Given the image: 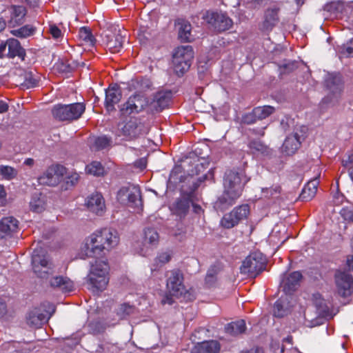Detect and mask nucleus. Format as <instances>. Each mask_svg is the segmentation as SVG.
<instances>
[{
  "label": "nucleus",
  "mask_w": 353,
  "mask_h": 353,
  "mask_svg": "<svg viewBox=\"0 0 353 353\" xmlns=\"http://www.w3.org/2000/svg\"><path fill=\"white\" fill-rule=\"evenodd\" d=\"M119 236L117 230L103 228L91 234L85 243L86 256L97 258L103 250H110L118 245Z\"/></svg>",
  "instance_id": "f257e3e1"
},
{
  "label": "nucleus",
  "mask_w": 353,
  "mask_h": 353,
  "mask_svg": "<svg viewBox=\"0 0 353 353\" xmlns=\"http://www.w3.org/2000/svg\"><path fill=\"white\" fill-rule=\"evenodd\" d=\"M248 181L243 170H230L225 174L222 191V208L235 203L241 194L243 186Z\"/></svg>",
  "instance_id": "f03ea898"
},
{
  "label": "nucleus",
  "mask_w": 353,
  "mask_h": 353,
  "mask_svg": "<svg viewBox=\"0 0 353 353\" xmlns=\"http://www.w3.org/2000/svg\"><path fill=\"white\" fill-rule=\"evenodd\" d=\"M110 267L107 261L96 259L92 264L88 277V284L93 292H102L109 282Z\"/></svg>",
  "instance_id": "7ed1b4c3"
},
{
  "label": "nucleus",
  "mask_w": 353,
  "mask_h": 353,
  "mask_svg": "<svg viewBox=\"0 0 353 353\" xmlns=\"http://www.w3.org/2000/svg\"><path fill=\"white\" fill-rule=\"evenodd\" d=\"M266 259L260 252H254L248 255L240 267L241 274L256 276L265 270Z\"/></svg>",
  "instance_id": "20e7f679"
},
{
  "label": "nucleus",
  "mask_w": 353,
  "mask_h": 353,
  "mask_svg": "<svg viewBox=\"0 0 353 353\" xmlns=\"http://www.w3.org/2000/svg\"><path fill=\"white\" fill-rule=\"evenodd\" d=\"M40 252H43V251H39L37 249L33 251L32 257V269L38 277L48 279L50 275L54 273V266L46 255Z\"/></svg>",
  "instance_id": "39448f33"
},
{
  "label": "nucleus",
  "mask_w": 353,
  "mask_h": 353,
  "mask_svg": "<svg viewBox=\"0 0 353 353\" xmlns=\"http://www.w3.org/2000/svg\"><path fill=\"white\" fill-rule=\"evenodd\" d=\"M206 179L207 174H203L196 181H192L189 192H183L181 197L177 199L174 204V208L177 214L185 215L188 213L190 203H192L194 192Z\"/></svg>",
  "instance_id": "423d86ee"
},
{
  "label": "nucleus",
  "mask_w": 353,
  "mask_h": 353,
  "mask_svg": "<svg viewBox=\"0 0 353 353\" xmlns=\"http://www.w3.org/2000/svg\"><path fill=\"white\" fill-rule=\"evenodd\" d=\"M353 11V3H345L336 1H332L325 5L323 9V17L325 19H344L345 12Z\"/></svg>",
  "instance_id": "0eeeda50"
},
{
  "label": "nucleus",
  "mask_w": 353,
  "mask_h": 353,
  "mask_svg": "<svg viewBox=\"0 0 353 353\" xmlns=\"http://www.w3.org/2000/svg\"><path fill=\"white\" fill-rule=\"evenodd\" d=\"M148 99L142 94L135 93L122 104L120 112L122 115H130L141 112L148 105Z\"/></svg>",
  "instance_id": "6e6552de"
},
{
  "label": "nucleus",
  "mask_w": 353,
  "mask_h": 353,
  "mask_svg": "<svg viewBox=\"0 0 353 353\" xmlns=\"http://www.w3.org/2000/svg\"><path fill=\"white\" fill-rule=\"evenodd\" d=\"M166 285L172 296L176 297L182 296L185 291L182 272L179 269L171 270L167 279Z\"/></svg>",
  "instance_id": "1a4fd4ad"
},
{
  "label": "nucleus",
  "mask_w": 353,
  "mask_h": 353,
  "mask_svg": "<svg viewBox=\"0 0 353 353\" xmlns=\"http://www.w3.org/2000/svg\"><path fill=\"white\" fill-rule=\"evenodd\" d=\"M250 213V208L247 204L235 208L228 214H225L222 218V227L226 228H233L238 223L246 219Z\"/></svg>",
  "instance_id": "9d476101"
},
{
  "label": "nucleus",
  "mask_w": 353,
  "mask_h": 353,
  "mask_svg": "<svg viewBox=\"0 0 353 353\" xmlns=\"http://www.w3.org/2000/svg\"><path fill=\"white\" fill-rule=\"evenodd\" d=\"M338 294L343 297H348L353 292V279L352 276L342 271H337L335 274Z\"/></svg>",
  "instance_id": "9b49d317"
},
{
  "label": "nucleus",
  "mask_w": 353,
  "mask_h": 353,
  "mask_svg": "<svg viewBox=\"0 0 353 353\" xmlns=\"http://www.w3.org/2000/svg\"><path fill=\"white\" fill-rule=\"evenodd\" d=\"M144 128V124L137 118H130L124 123L123 126L121 128V131L122 135L125 137L127 140L131 141L145 134Z\"/></svg>",
  "instance_id": "f8f14e48"
},
{
  "label": "nucleus",
  "mask_w": 353,
  "mask_h": 353,
  "mask_svg": "<svg viewBox=\"0 0 353 353\" xmlns=\"http://www.w3.org/2000/svg\"><path fill=\"white\" fill-rule=\"evenodd\" d=\"M125 37L122 35L120 30L117 32L109 31L103 36V41L107 48L112 53L119 52L123 46Z\"/></svg>",
  "instance_id": "ddd939ff"
},
{
  "label": "nucleus",
  "mask_w": 353,
  "mask_h": 353,
  "mask_svg": "<svg viewBox=\"0 0 353 353\" xmlns=\"http://www.w3.org/2000/svg\"><path fill=\"white\" fill-rule=\"evenodd\" d=\"M122 98V92L119 85H110L105 90L104 106L108 113L116 110L115 105L119 103Z\"/></svg>",
  "instance_id": "4468645a"
},
{
  "label": "nucleus",
  "mask_w": 353,
  "mask_h": 353,
  "mask_svg": "<svg viewBox=\"0 0 353 353\" xmlns=\"http://www.w3.org/2000/svg\"><path fill=\"white\" fill-rule=\"evenodd\" d=\"M301 278L302 275L300 272L284 274L281 281V287L283 288L285 295L292 296L291 294L299 287Z\"/></svg>",
  "instance_id": "2eb2a0df"
},
{
  "label": "nucleus",
  "mask_w": 353,
  "mask_h": 353,
  "mask_svg": "<svg viewBox=\"0 0 353 353\" xmlns=\"http://www.w3.org/2000/svg\"><path fill=\"white\" fill-rule=\"evenodd\" d=\"M19 229V221L13 216L3 217L0 220V239L11 238Z\"/></svg>",
  "instance_id": "dca6fc26"
},
{
  "label": "nucleus",
  "mask_w": 353,
  "mask_h": 353,
  "mask_svg": "<svg viewBox=\"0 0 353 353\" xmlns=\"http://www.w3.org/2000/svg\"><path fill=\"white\" fill-rule=\"evenodd\" d=\"M295 303V300L292 296H281L277 300L273 308V314L276 317H283L287 315Z\"/></svg>",
  "instance_id": "f3484780"
},
{
  "label": "nucleus",
  "mask_w": 353,
  "mask_h": 353,
  "mask_svg": "<svg viewBox=\"0 0 353 353\" xmlns=\"http://www.w3.org/2000/svg\"><path fill=\"white\" fill-rule=\"evenodd\" d=\"M8 9L10 12V19L8 21L10 26H19L25 22V17L27 14V9L25 6L11 5Z\"/></svg>",
  "instance_id": "a211bd4d"
},
{
  "label": "nucleus",
  "mask_w": 353,
  "mask_h": 353,
  "mask_svg": "<svg viewBox=\"0 0 353 353\" xmlns=\"http://www.w3.org/2000/svg\"><path fill=\"white\" fill-rule=\"evenodd\" d=\"M86 206L90 212L97 215L101 216L105 210V200L99 192L93 193L88 197Z\"/></svg>",
  "instance_id": "6ab92c4d"
},
{
  "label": "nucleus",
  "mask_w": 353,
  "mask_h": 353,
  "mask_svg": "<svg viewBox=\"0 0 353 353\" xmlns=\"http://www.w3.org/2000/svg\"><path fill=\"white\" fill-rule=\"evenodd\" d=\"M220 345L217 341H205L198 343L190 353H219Z\"/></svg>",
  "instance_id": "aec40b11"
},
{
  "label": "nucleus",
  "mask_w": 353,
  "mask_h": 353,
  "mask_svg": "<svg viewBox=\"0 0 353 353\" xmlns=\"http://www.w3.org/2000/svg\"><path fill=\"white\" fill-rule=\"evenodd\" d=\"M85 63L83 62L79 63L78 61L71 58H62L59 59L56 63L57 69L61 73H71L74 71L78 67H83Z\"/></svg>",
  "instance_id": "412c9836"
},
{
  "label": "nucleus",
  "mask_w": 353,
  "mask_h": 353,
  "mask_svg": "<svg viewBox=\"0 0 353 353\" xmlns=\"http://www.w3.org/2000/svg\"><path fill=\"white\" fill-rule=\"evenodd\" d=\"M170 98V92H158L151 103L152 109L157 112H161L169 105Z\"/></svg>",
  "instance_id": "4be33fe9"
},
{
  "label": "nucleus",
  "mask_w": 353,
  "mask_h": 353,
  "mask_svg": "<svg viewBox=\"0 0 353 353\" xmlns=\"http://www.w3.org/2000/svg\"><path fill=\"white\" fill-rule=\"evenodd\" d=\"M325 83L327 89L334 94H339L342 90V79L339 74H327L325 78Z\"/></svg>",
  "instance_id": "5701e85b"
},
{
  "label": "nucleus",
  "mask_w": 353,
  "mask_h": 353,
  "mask_svg": "<svg viewBox=\"0 0 353 353\" xmlns=\"http://www.w3.org/2000/svg\"><path fill=\"white\" fill-rule=\"evenodd\" d=\"M50 285L53 288H59L65 292H72L74 290V283L67 276H57L50 280Z\"/></svg>",
  "instance_id": "b1692460"
},
{
  "label": "nucleus",
  "mask_w": 353,
  "mask_h": 353,
  "mask_svg": "<svg viewBox=\"0 0 353 353\" xmlns=\"http://www.w3.org/2000/svg\"><path fill=\"white\" fill-rule=\"evenodd\" d=\"M194 54V50L191 46H181L174 50L172 59L192 63Z\"/></svg>",
  "instance_id": "393cba45"
},
{
  "label": "nucleus",
  "mask_w": 353,
  "mask_h": 353,
  "mask_svg": "<svg viewBox=\"0 0 353 353\" xmlns=\"http://www.w3.org/2000/svg\"><path fill=\"white\" fill-rule=\"evenodd\" d=\"M301 140L297 133L289 135L286 137L283 146V152L287 155L293 154L299 148L301 145Z\"/></svg>",
  "instance_id": "a878e982"
},
{
  "label": "nucleus",
  "mask_w": 353,
  "mask_h": 353,
  "mask_svg": "<svg viewBox=\"0 0 353 353\" xmlns=\"http://www.w3.org/2000/svg\"><path fill=\"white\" fill-rule=\"evenodd\" d=\"M189 168L187 170L188 174L191 176L199 175L203 173L208 167V161H202V159H188Z\"/></svg>",
  "instance_id": "bb28decb"
},
{
  "label": "nucleus",
  "mask_w": 353,
  "mask_h": 353,
  "mask_svg": "<svg viewBox=\"0 0 353 353\" xmlns=\"http://www.w3.org/2000/svg\"><path fill=\"white\" fill-rule=\"evenodd\" d=\"M26 319L28 325L39 327L46 321L47 317L40 308L34 307L28 312Z\"/></svg>",
  "instance_id": "cd10ccee"
},
{
  "label": "nucleus",
  "mask_w": 353,
  "mask_h": 353,
  "mask_svg": "<svg viewBox=\"0 0 353 353\" xmlns=\"http://www.w3.org/2000/svg\"><path fill=\"white\" fill-rule=\"evenodd\" d=\"M278 21V10L276 8L268 9L265 12L261 29L264 31H270L275 26Z\"/></svg>",
  "instance_id": "c85d7f7f"
},
{
  "label": "nucleus",
  "mask_w": 353,
  "mask_h": 353,
  "mask_svg": "<svg viewBox=\"0 0 353 353\" xmlns=\"http://www.w3.org/2000/svg\"><path fill=\"white\" fill-rule=\"evenodd\" d=\"M8 48V55L10 58L19 57L22 60L24 59L26 56V51L21 47L20 42L16 39H9L7 41Z\"/></svg>",
  "instance_id": "c756f323"
},
{
  "label": "nucleus",
  "mask_w": 353,
  "mask_h": 353,
  "mask_svg": "<svg viewBox=\"0 0 353 353\" xmlns=\"http://www.w3.org/2000/svg\"><path fill=\"white\" fill-rule=\"evenodd\" d=\"M319 181L316 178L310 180L303 188L300 198L303 201H310L315 195L319 185Z\"/></svg>",
  "instance_id": "7c9ffc66"
},
{
  "label": "nucleus",
  "mask_w": 353,
  "mask_h": 353,
  "mask_svg": "<svg viewBox=\"0 0 353 353\" xmlns=\"http://www.w3.org/2000/svg\"><path fill=\"white\" fill-rule=\"evenodd\" d=\"M68 121L79 119L85 110L83 103H73L67 104Z\"/></svg>",
  "instance_id": "2f4dec72"
},
{
  "label": "nucleus",
  "mask_w": 353,
  "mask_h": 353,
  "mask_svg": "<svg viewBox=\"0 0 353 353\" xmlns=\"http://www.w3.org/2000/svg\"><path fill=\"white\" fill-rule=\"evenodd\" d=\"M245 330V322L243 320L231 322L225 327V332L233 336H236L244 333Z\"/></svg>",
  "instance_id": "473e14b6"
},
{
  "label": "nucleus",
  "mask_w": 353,
  "mask_h": 353,
  "mask_svg": "<svg viewBox=\"0 0 353 353\" xmlns=\"http://www.w3.org/2000/svg\"><path fill=\"white\" fill-rule=\"evenodd\" d=\"M52 114L57 121H68V108L67 105L58 103L52 108Z\"/></svg>",
  "instance_id": "72a5a7b5"
},
{
  "label": "nucleus",
  "mask_w": 353,
  "mask_h": 353,
  "mask_svg": "<svg viewBox=\"0 0 353 353\" xmlns=\"http://www.w3.org/2000/svg\"><path fill=\"white\" fill-rule=\"evenodd\" d=\"M36 32V28L32 25H25L18 29L10 31L11 34L18 38H27L33 35Z\"/></svg>",
  "instance_id": "f704fd0d"
},
{
  "label": "nucleus",
  "mask_w": 353,
  "mask_h": 353,
  "mask_svg": "<svg viewBox=\"0 0 353 353\" xmlns=\"http://www.w3.org/2000/svg\"><path fill=\"white\" fill-rule=\"evenodd\" d=\"M173 68L178 77H182L190 68L192 63L172 59Z\"/></svg>",
  "instance_id": "c9c22d12"
},
{
  "label": "nucleus",
  "mask_w": 353,
  "mask_h": 353,
  "mask_svg": "<svg viewBox=\"0 0 353 353\" xmlns=\"http://www.w3.org/2000/svg\"><path fill=\"white\" fill-rule=\"evenodd\" d=\"M254 109L258 120L265 119L274 112V108L271 105L259 106Z\"/></svg>",
  "instance_id": "e433bc0d"
},
{
  "label": "nucleus",
  "mask_w": 353,
  "mask_h": 353,
  "mask_svg": "<svg viewBox=\"0 0 353 353\" xmlns=\"http://www.w3.org/2000/svg\"><path fill=\"white\" fill-rule=\"evenodd\" d=\"M191 25L190 23H183L181 25L179 30V38L183 42L191 41Z\"/></svg>",
  "instance_id": "4c0bfd02"
},
{
  "label": "nucleus",
  "mask_w": 353,
  "mask_h": 353,
  "mask_svg": "<svg viewBox=\"0 0 353 353\" xmlns=\"http://www.w3.org/2000/svg\"><path fill=\"white\" fill-rule=\"evenodd\" d=\"M79 35L81 39L84 42L93 46L95 43L96 39L92 34L90 28L87 27H81L79 31Z\"/></svg>",
  "instance_id": "58836bf2"
},
{
  "label": "nucleus",
  "mask_w": 353,
  "mask_h": 353,
  "mask_svg": "<svg viewBox=\"0 0 353 353\" xmlns=\"http://www.w3.org/2000/svg\"><path fill=\"white\" fill-rule=\"evenodd\" d=\"M127 203L131 205L138 206L139 203L141 202V190L139 188L132 186L129 193Z\"/></svg>",
  "instance_id": "ea45409f"
},
{
  "label": "nucleus",
  "mask_w": 353,
  "mask_h": 353,
  "mask_svg": "<svg viewBox=\"0 0 353 353\" xmlns=\"http://www.w3.org/2000/svg\"><path fill=\"white\" fill-rule=\"evenodd\" d=\"M202 19L212 28H216V25L219 23V14L217 12L208 10L203 14Z\"/></svg>",
  "instance_id": "a19ab883"
},
{
  "label": "nucleus",
  "mask_w": 353,
  "mask_h": 353,
  "mask_svg": "<svg viewBox=\"0 0 353 353\" xmlns=\"http://www.w3.org/2000/svg\"><path fill=\"white\" fill-rule=\"evenodd\" d=\"M39 80L34 77L32 72H26L24 80L21 83V86L25 89L33 88L38 86Z\"/></svg>",
  "instance_id": "79ce46f5"
},
{
  "label": "nucleus",
  "mask_w": 353,
  "mask_h": 353,
  "mask_svg": "<svg viewBox=\"0 0 353 353\" xmlns=\"http://www.w3.org/2000/svg\"><path fill=\"white\" fill-rule=\"evenodd\" d=\"M144 238L148 243L156 245L159 242V236L154 228H148L144 231Z\"/></svg>",
  "instance_id": "37998d69"
},
{
  "label": "nucleus",
  "mask_w": 353,
  "mask_h": 353,
  "mask_svg": "<svg viewBox=\"0 0 353 353\" xmlns=\"http://www.w3.org/2000/svg\"><path fill=\"white\" fill-rule=\"evenodd\" d=\"M219 272V268L216 265H212L207 272L205 282V284L210 287L216 281V276Z\"/></svg>",
  "instance_id": "c03bdc74"
},
{
  "label": "nucleus",
  "mask_w": 353,
  "mask_h": 353,
  "mask_svg": "<svg viewBox=\"0 0 353 353\" xmlns=\"http://www.w3.org/2000/svg\"><path fill=\"white\" fill-rule=\"evenodd\" d=\"M171 259V256L167 252H162L159 254L154 259V263L151 267V271H155L159 267L163 266L164 264L168 263Z\"/></svg>",
  "instance_id": "a18cd8bd"
},
{
  "label": "nucleus",
  "mask_w": 353,
  "mask_h": 353,
  "mask_svg": "<svg viewBox=\"0 0 353 353\" xmlns=\"http://www.w3.org/2000/svg\"><path fill=\"white\" fill-rule=\"evenodd\" d=\"M86 170L88 173L94 176H101L104 173V168L99 161H93L86 166Z\"/></svg>",
  "instance_id": "49530a36"
},
{
  "label": "nucleus",
  "mask_w": 353,
  "mask_h": 353,
  "mask_svg": "<svg viewBox=\"0 0 353 353\" xmlns=\"http://www.w3.org/2000/svg\"><path fill=\"white\" fill-rule=\"evenodd\" d=\"M135 307L128 303L121 304L117 311V314L120 319H123L134 312Z\"/></svg>",
  "instance_id": "de8ad7c7"
},
{
  "label": "nucleus",
  "mask_w": 353,
  "mask_h": 353,
  "mask_svg": "<svg viewBox=\"0 0 353 353\" xmlns=\"http://www.w3.org/2000/svg\"><path fill=\"white\" fill-rule=\"evenodd\" d=\"M48 170L38 178V181L41 185H54L57 183V179L54 177V174L52 173L51 174H47Z\"/></svg>",
  "instance_id": "09e8293b"
},
{
  "label": "nucleus",
  "mask_w": 353,
  "mask_h": 353,
  "mask_svg": "<svg viewBox=\"0 0 353 353\" xmlns=\"http://www.w3.org/2000/svg\"><path fill=\"white\" fill-rule=\"evenodd\" d=\"M249 148L254 154H265L268 148L260 141H252L249 144Z\"/></svg>",
  "instance_id": "8fccbe9b"
},
{
  "label": "nucleus",
  "mask_w": 353,
  "mask_h": 353,
  "mask_svg": "<svg viewBox=\"0 0 353 353\" xmlns=\"http://www.w3.org/2000/svg\"><path fill=\"white\" fill-rule=\"evenodd\" d=\"M0 173L5 179L11 180L16 177L17 171L12 167L2 165L0 167Z\"/></svg>",
  "instance_id": "3c124183"
},
{
  "label": "nucleus",
  "mask_w": 353,
  "mask_h": 353,
  "mask_svg": "<svg viewBox=\"0 0 353 353\" xmlns=\"http://www.w3.org/2000/svg\"><path fill=\"white\" fill-rule=\"evenodd\" d=\"M131 188V185L123 186L119 190L117 194V199L119 203L123 204L127 203L128 194H129Z\"/></svg>",
  "instance_id": "603ef678"
},
{
  "label": "nucleus",
  "mask_w": 353,
  "mask_h": 353,
  "mask_svg": "<svg viewBox=\"0 0 353 353\" xmlns=\"http://www.w3.org/2000/svg\"><path fill=\"white\" fill-rule=\"evenodd\" d=\"M112 142L110 137L107 136H101L96 138L94 141V145L97 150H103L108 147Z\"/></svg>",
  "instance_id": "864d4df0"
},
{
  "label": "nucleus",
  "mask_w": 353,
  "mask_h": 353,
  "mask_svg": "<svg viewBox=\"0 0 353 353\" xmlns=\"http://www.w3.org/2000/svg\"><path fill=\"white\" fill-rule=\"evenodd\" d=\"M65 168L61 165L57 164V165L50 166L48 169L47 174H51L52 173H54V175L63 176L65 174Z\"/></svg>",
  "instance_id": "5fc2aeb1"
},
{
  "label": "nucleus",
  "mask_w": 353,
  "mask_h": 353,
  "mask_svg": "<svg viewBox=\"0 0 353 353\" xmlns=\"http://www.w3.org/2000/svg\"><path fill=\"white\" fill-rule=\"evenodd\" d=\"M202 149L199 148H196L192 152L189 154V157L186 158V159H202V161H207L205 159V155L201 151Z\"/></svg>",
  "instance_id": "6e6d98bb"
},
{
  "label": "nucleus",
  "mask_w": 353,
  "mask_h": 353,
  "mask_svg": "<svg viewBox=\"0 0 353 353\" xmlns=\"http://www.w3.org/2000/svg\"><path fill=\"white\" fill-rule=\"evenodd\" d=\"M30 207L31 210L35 212H41L44 209L42 202L39 199H32L30 202Z\"/></svg>",
  "instance_id": "4d7b16f0"
},
{
  "label": "nucleus",
  "mask_w": 353,
  "mask_h": 353,
  "mask_svg": "<svg viewBox=\"0 0 353 353\" xmlns=\"http://www.w3.org/2000/svg\"><path fill=\"white\" fill-rule=\"evenodd\" d=\"M258 120L256 116L254 114V109L252 112L245 114L242 117V122L246 124H252Z\"/></svg>",
  "instance_id": "13d9d810"
},
{
  "label": "nucleus",
  "mask_w": 353,
  "mask_h": 353,
  "mask_svg": "<svg viewBox=\"0 0 353 353\" xmlns=\"http://www.w3.org/2000/svg\"><path fill=\"white\" fill-rule=\"evenodd\" d=\"M340 214L345 221H353V211L348 208H343L340 211Z\"/></svg>",
  "instance_id": "bf43d9fd"
},
{
  "label": "nucleus",
  "mask_w": 353,
  "mask_h": 353,
  "mask_svg": "<svg viewBox=\"0 0 353 353\" xmlns=\"http://www.w3.org/2000/svg\"><path fill=\"white\" fill-rule=\"evenodd\" d=\"M79 175L76 173H72L65 179V183L68 186H74L79 181Z\"/></svg>",
  "instance_id": "052dcab7"
},
{
  "label": "nucleus",
  "mask_w": 353,
  "mask_h": 353,
  "mask_svg": "<svg viewBox=\"0 0 353 353\" xmlns=\"http://www.w3.org/2000/svg\"><path fill=\"white\" fill-rule=\"evenodd\" d=\"M50 32L54 39H59L61 37V31L56 25L50 26Z\"/></svg>",
  "instance_id": "680f3d73"
},
{
  "label": "nucleus",
  "mask_w": 353,
  "mask_h": 353,
  "mask_svg": "<svg viewBox=\"0 0 353 353\" xmlns=\"http://www.w3.org/2000/svg\"><path fill=\"white\" fill-rule=\"evenodd\" d=\"M232 25V21L222 14V31L228 30Z\"/></svg>",
  "instance_id": "e2e57ef3"
},
{
  "label": "nucleus",
  "mask_w": 353,
  "mask_h": 353,
  "mask_svg": "<svg viewBox=\"0 0 353 353\" xmlns=\"http://www.w3.org/2000/svg\"><path fill=\"white\" fill-rule=\"evenodd\" d=\"M6 192L3 185L0 184V206H4L7 203Z\"/></svg>",
  "instance_id": "0e129e2a"
},
{
  "label": "nucleus",
  "mask_w": 353,
  "mask_h": 353,
  "mask_svg": "<svg viewBox=\"0 0 353 353\" xmlns=\"http://www.w3.org/2000/svg\"><path fill=\"white\" fill-rule=\"evenodd\" d=\"M170 180L174 183H177V180H179V182H182V175L179 176L177 170H172L170 174Z\"/></svg>",
  "instance_id": "69168bd1"
},
{
  "label": "nucleus",
  "mask_w": 353,
  "mask_h": 353,
  "mask_svg": "<svg viewBox=\"0 0 353 353\" xmlns=\"http://www.w3.org/2000/svg\"><path fill=\"white\" fill-rule=\"evenodd\" d=\"M137 83L140 85L142 89L150 88L151 87V82L148 79H141L139 81H137Z\"/></svg>",
  "instance_id": "338daca9"
},
{
  "label": "nucleus",
  "mask_w": 353,
  "mask_h": 353,
  "mask_svg": "<svg viewBox=\"0 0 353 353\" xmlns=\"http://www.w3.org/2000/svg\"><path fill=\"white\" fill-rule=\"evenodd\" d=\"M345 51L349 56L353 57V39L346 44Z\"/></svg>",
  "instance_id": "774afa93"
}]
</instances>
